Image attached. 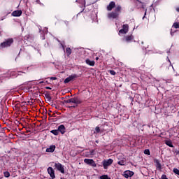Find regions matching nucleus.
I'll list each match as a JSON object with an SVG mask.
<instances>
[{
	"label": "nucleus",
	"instance_id": "obj_5",
	"mask_svg": "<svg viewBox=\"0 0 179 179\" xmlns=\"http://www.w3.org/2000/svg\"><path fill=\"white\" fill-rule=\"evenodd\" d=\"M76 78H79V76L76 74L71 75L64 80V83H69V82L73 80V79H76Z\"/></svg>",
	"mask_w": 179,
	"mask_h": 179
},
{
	"label": "nucleus",
	"instance_id": "obj_22",
	"mask_svg": "<svg viewBox=\"0 0 179 179\" xmlns=\"http://www.w3.org/2000/svg\"><path fill=\"white\" fill-rule=\"evenodd\" d=\"M3 176L6 177V178H9V177H10V173L9 171H5L3 172Z\"/></svg>",
	"mask_w": 179,
	"mask_h": 179
},
{
	"label": "nucleus",
	"instance_id": "obj_42",
	"mask_svg": "<svg viewBox=\"0 0 179 179\" xmlns=\"http://www.w3.org/2000/svg\"><path fill=\"white\" fill-rule=\"evenodd\" d=\"M30 89H31V87H29L28 89H27V90H28L29 92H30Z\"/></svg>",
	"mask_w": 179,
	"mask_h": 179
},
{
	"label": "nucleus",
	"instance_id": "obj_25",
	"mask_svg": "<svg viewBox=\"0 0 179 179\" xmlns=\"http://www.w3.org/2000/svg\"><path fill=\"white\" fill-rule=\"evenodd\" d=\"M108 72H109V73H110V75H113V76H115V75H117V73L114 70H108Z\"/></svg>",
	"mask_w": 179,
	"mask_h": 179
},
{
	"label": "nucleus",
	"instance_id": "obj_49",
	"mask_svg": "<svg viewBox=\"0 0 179 179\" xmlns=\"http://www.w3.org/2000/svg\"><path fill=\"white\" fill-rule=\"evenodd\" d=\"M62 48H65V47H64V45L62 46Z\"/></svg>",
	"mask_w": 179,
	"mask_h": 179
},
{
	"label": "nucleus",
	"instance_id": "obj_31",
	"mask_svg": "<svg viewBox=\"0 0 179 179\" xmlns=\"http://www.w3.org/2000/svg\"><path fill=\"white\" fill-rule=\"evenodd\" d=\"M18 76H24V78H26V73L20 72V73L18 74Z\"/></svg>",
	"mask_w": 179,
	"mask_h": 179
},
{
	"label": "nucleus",
	"instance_id": "obj_43",
	"mask_svg": "<svg viewBox=\"0 0 179 179\" xmlns=\"http://www.w3.org/2000/svg\"><path fill=\"white\" fill-rule=\"evenodd\" d=\"M64 23H65L66 24H68L69 22H68V21H65Z\"/></svg>",
	"mask_w": 179,
	"mask_h": 179
},
{
	"label": "nucleus",
	"instance_id": "obj_23",
	"mask_svg": "<svg viewBox=\"0 0 179 179\" xmlns=\"http://www.w3.org/2000/svg\"><path fill=\"white\" fill-rule=\"evenodd\" d=\"M101 129L99 127H95V131L94 132V134H100L101 132Z\"/></svg>",
	"mask_w": 179,
	"mask_h": 179
},
{
	"label": "nucleus",
	"instance_id": "obj_37",
	"mask_svg": "<svg viewBox=\"0 0 179 179\" xmlns=\"http://www.w3.org/2000/svg\"><path fill=\"white\" fill-rule=\"evenodd\" d=\"M5 47H6V46H5V45L0 46V50H2V48H5Z\"/></svg>",
	"mask_w": 179,
	"mask_h": 179
},
{
	"label": "nucleus",
	"instance_id": "obj_29",
	"mask_svg": "<svg viewBox=\"0 0 179 179\" xmlns=\"http://www.w3.org/2000/svg\"><path fill=\"white\" fill-rule=\"evenodd\" d=\"M64 103H73V99L72 98L67 99V100H64Z\"/></svg>",
	"mask_w": 179,
	"mask_h": 179
},
{
	"label": "nucleus",
	"instance_id": "obj_17",
	"mask_svg": "<svg viewBox=\"0 0 179 179\" xmlns=\"http://www.w3.org/2000/svg\"><path fill=\"white\" fill-rule=\"evenodd\" d=\"M124 40L127 43H129L130 41H132V40H134V36L133 35L126 36L125 38H124Z\"/></svg>",
	"mask_w": 179,
	"mask_h": 179
},
{
	"label": "nucleus",
	"instance_id": "obj_40",
	"mask_svg": "<svg viewBox=\"0 0 179 179\" xmlns=\"http://www.w3.org/2000/svg\"><path fill=\"white\" fill-rule=\"evenodd\" d=\"M52 117H56L55 113H53V114L52 115Z\"/></svg>",
	"mask_w": 179,
	"mask_h": 179
},
{
	"label": "nucleus",
	"instance_id": "obj_12",
	"mask_svg": "<svg viewBox=\"0 0 179 179\" xmlns=\"http://www.w3.org/2000/svg\"><path fill=\"white\" fill-rule=\"evenodd\" d=\"M13 44V38H8L4 42L1 43V45H10Z\"/></svg>",
	"mask_w": 179,
	"mask_h": 179
},
{
	"label": "nucleus",
	"instance_id": "obj_8",
	"mask_svg": "<svg viewBox=\"0 0 179 179\" xmlns=\"http://www.w3.org/2000/svg\"><path fill=\"white\" fill-rule=\"evenodd\" d=\"M118 16H120V14H118V13L116 12H111L108 14V17L109 19H117Z\"/></svg>",
	"mask_w": 179,
	"mask_h": 179
},
{
	"label": "nucleus",
	"instance_id": "obj_20",
	"mask_svg": "<svg viewBox=\"0 0 179 179\" xmlns=\"http://www.w3.org/2000/svg\"><path fill=\"white\" fill-rule=\"evenodd\" d=\"M66 54L67 55V57H69L72 54V50L70 48H67L66 49Z\"/></svg>",
	"mask_w": 179,
	"mask_h": 179
},
{
	"label": "nucleus",
	"instance_id": "obj_27",
	"mask_svg": "<svg viewBox=\"0 0 179 179\" xmlns=\"http://www.w3.org/2000/svg\"><path fill=\"white\" fill-rule=\"evenodd\" d=\"M121 9H122V7L121 6H117L115 8V12L117 13V12H121Z\"/></svg>",
	"mask_w": 179,
	"mask_h": 179
},
{
	"label": "nucleus",
	"instance_id": "obj_34",
	"mask_svg": "<svg viewBox=\"0 0 179 179\" xmlns=\"http://www.w3.org/2000/svg\"><path fill=\"white\" fill-rule=\"evenodd\" d=\"M46 99H48V100L50 101L51 100V96L47 95Z\"/></svg>",
	"mask_w": 179,
	"mask_h": 179
},
{
	"label": "nucleus",
	"instance_id": "obj_9",
	"mask_svg": "<svg viewBox=\"0 0 179 179\" xmlns=\"http://www.w3.org/2000/svg\"><path fill=\"white\" fill-rule=\"evenodd\" d=\"M154 163H155V167L157 170H159V171L162 170V164L160 163V160L157 159H154Z\"/></svg>",
	"mask_w": 179,
	"mask_h": 179
},
{
	"label": "nucleus",
	"instance_id": "obj_28",
	"mask_svg": "<svg viewBox=\"0 0 179 179\" xmlns=\"http://www.w3.org/2000/svg\"><path fill=\"white\" fill-rule=\"evenodd\" d=\"M173 26L175 29H179V22H175Z\"/></svg>",
	"mask_w": 179,
	"mask_h": 179
},
{
	"label": "nucleus",
	"instance_id": "obj_24",
	"mask_svg": "<svg viewBox=\"0 0 179 179\" xmlns=\"http://www.w3.org/2000/svg\"><path fill=\"white\" fill-rule=\"evenodd\" d=\"M101 179H111V178L108 177V175H103L100 176Z\"/></svg>",
	"mask_w": 179,
	"mask_h": 179
},
{
	"label": "nucleus",
	"instance_id": "obj_4",
	"mask_svg": "<svg viewBox=\"0 0 179 179\" xmlns=\"http://www.w3.org/2000/svg\"><path fill=\"white\" fill-rule=\"evenodd\" d=\"M84 163H85V164H88L89 166H92V167H97V164H96V162L93 159H85Z\"/></svg>",
	"mask_w": 179,
	"mask_h": 179
},
{
	"label": "nucleus",
	"instance_id": "obj_39",
	"mask_svg": "<svg viewBox=\"0 0 179 179\" xmlns=\"http://www.w3.org/2000/svg\"><path fill=\"white\" fill-rule=\"evenodd\" d=\"M176 12H179V7L176 8Z\"/></svg>",
	"mask_w": 179,
	"mask_h": 179
},
{
	"label": "nucleus",
	"instance_id": "obj_30",
	"mask_svg": "<svg viewBox=\"0 0 179 179\" xmlns=\"http://www.w3.org/2000/svg\"><path fill=\"white\" fill-rule=\"evenodd\" d=\"M144 154L145 155H148V156H150V151L149 150H144Z\"/></svg>",
	"mask_w": 179,
	"mask_h": 179
},
{
	"label": "nucleus",
	"instance_id": "obj_15",
	"mask_svg": "<svg viewBox=\"0 0 179 179\" xmlns=\"http://www.w3.org/2000/svg\"><path fill=\"white\" fill-rule=\"evenodd\" d=\"M22 10H15L12 13V16L14 17H19V16H22Z\"/></svg>",
	"mask_w": 179,
	"mask_h": 179
},
{
	"label": "nucleus",
	"instance_id": "obj_10",
	"mask_svg": "<svg viewBox=\"0 0 179 179\" xmlns=\"http://www.w3.org/2000/svg\"><path fill=\"white\" fill-rule=\"evenodd\" d=\"M57 131H59V133L60 132V134H62V135H64V134H65V132H66V128H65V125L62 124L58 127Z\"/></svg>",
	"mask_w": 179,
	"mask_h": 179
},
{
	"label": "nucleus",
	"instance_id": "obj_41",
	"mask_svg": "<svg viewBox=\"0 0 179 179\" xmlns=\"http://www.w3.org/2000/svg\"><path fill=\"white\" fill-rule=\"evenodd\" d=\"M95 59H96V61H99V57H96L95 58Z\"/></svg>",
	"mask_w": 179,
	"mask_h": 179
},
{
	"label": "nucleus",
	"instance_id": "obj_19",
	"mask_svg": "<svg viewBox=\"0 0 179 179\" xmlns=\"http://www.w3.org/2000/svg\"><path fill=\"white\" fill-rule=\"evenodd\" d=\"M50 133L53 134V135L55 136H58V135H59V131H58V129L51 130Z\"/></svg>",
	"mask_w": 179,
	"mask_h": 179
},
{
	"label": "nucleus",
	"instance_id": "obj_2",
	"mask_svg": "<svg viewBox=\"0 0 179 179\" xmlns=\"http://www.w3.org/2000/svg\"><path fill=\"white\" fill-rule=\"evenodd\" d=\"M129 30V26L128 24H124L122 29L119 31V36L122 34H127Z\"/></svg>",
	"mask_w": 179,
	"mask_h": 179
},
{
	"label": "nucleus",
	"instance_id": "obj_33",
	"mask_svg": "<svg viewBox=\"0 0 179 179\" xmlns=\"http://www.w3.org/2000/svg\"><path fill=\"white\" fill-rule=\"evenodd\" d=\"M79 3H82L83 5H86V1H85V0L79 1Z\"/></svg>",
	"mask_w": 179,
	"mask_h": 179
},
{
	"label": "nucleus",
	"instance_id": "obj_11",
	"mask_svg": "<svg viewBox=\"0 0 179 179\" xmlns=\"http://www.w3.org/2000/svg\"><path fill=\"white\" fill-rule=\"evenodd\" d=\"M135 173H134V171H124V178H129V177H133V176L134 175Z\"/></svg>",
	"mask_w": 179,
	"mask_h": 179
},
{
	"label": "nucleus",
	"instance_id": "obj_35",
	"mask_svg": "<svg viewBox=\"0 0 179 179\" xmlns=\"http://www.w3.org/2000/svg\"><path fill=\"white\" fill-rule=\"evenodd\" d=\"M52 107H55V108H58V106L55 103H52Z\"/></svg>",
	"mask_w": 179,
	"mask_h": 179
},
{
	"label": "nucleus",
	"instance_id": "obj_38",
	"mask_svg": "<svg viewBox=\"0 0 179 179\" xmlns=\"http://www.w3.org/2000/svg\"><path fill=\"white\" fill-rule=\"evenodd\" d=\"M46 89H48V90H51V87H46Z\"/></svg>",
	"mask_w": 179,
	"mask_h": 179
},
{
	"label": "nucleus",
	"instance_id": "obj_21",
	"mask_svg": "<svg viewBox=\"0 0 179 179\" xmlns=\"http://www.w3.org/2000/svg\"><path fill=\"white\" fill-rule=\"evenodd\" d=\"M125 163L126 162L124 159L117 162V164H119V166H125Z\"/></svg>",
	"mask_w": 179,
	"mask_h": 179
},
{
	"label": "nucleus",
	"instance_id": "obj_14",
	"mask_svg": "<svg viewBox=\"0 0 179 179\" xmlns=\"http://www.w3.org/2000/svg\"><path fill=\"white\" fill-rule=\"evenodd\" d=\"M113 8H115V2L111 1L107 6V10L109 11L113 10Z\"/></svg>",
	"mask_w": 179,
	"mask_h": 179
},
{
	"label": "nucleus",
	"instance_id": "obj_6",
	"mask_svg": "<svg viewBox=\"0 0 179 179\" xmlns=\"http://www.w3.org/2000/svg\"><path fill=\"white\" fill-rule=\"evenodd\" d=\"M73 100V103L74 104H76V106H71V107H78V106H79V104H82V100L80 99H79L78 97H73L72 98Z\"/></svg>",
	"mask_w": 179,
	"mask_h": 179
},
{
	"label": "nucleus",
	"instance_id": "obj_7",
	"mask_svg": "<svg viewBox=\"0 0 179 179\" xmlns=\"http://www.w3.org/2000/svg\"><path fill=\"white\" fill-rule=\"evenodd\" d=\"M48 173L52 179L55 178V171H54V169H52V167L50 166L48 168Z\"/></svg>",
	"mask_w": 179,
	"mask_h": 179
},
{
	"label": "nucleus",
	"instance_id": "obj_1",
	"mask_svg": "<svg viewBox=\"0 0 179 179\" xmlns=\"http://www.w3.org/2000/svg\"><path fill=\"white\" fill-rule=\"evenodd\" d=\"M52 163L55 164L54 165L55 169L62 173V174H65V168H64V165H62L59 162H52Z\"/></svg>",
	"mask_w": 179,
	"mask_h": 179
},
{
	"label": "nucleus",
	"instance_id": "obj_45",
	"mask_svg": "<svg viewBox=\"0 0 179 179\" xmlns=\"http://www.w3.org/2000/svg\"><path fill=\"white\" fill-rule=\"evenodd\" d=\"M39 83H40V84L44 83V82H43V81H41Z\"/></svg>",
	"mask_w": 179,
	"mask_h": 179
},
{
	"label": "nucleus",
	"instance_id": "obj_3",
	"mask_svg": "<svg viewBox=\"0 0 179 179\" xmlns=\"http://www.w3.org/2000/svg\"><path fill=\"white\" fill-rule=\"evenodd\" d=\"M114 160H113V159H108V160H103V169L105 170H107V168L109 166H111V164H113Z\"/></svg>",
	"mask_w": 179,
	"mask_h": 179
},
{
	"label": "nucleus",
	"instance_id": "obj_50",
	"mask_svg": "<svg viewBox=\"0 0 179 179\" xmlns=\"http://www.w3.org/2000/svg\"><path fill=\"white\" fill-rule=\"evenodd\" d=\"M178 114H179V112H178Z\"/></svg>",
	"mask_w": 179,
	"mask_h": 179
},
{
	"label": "nucleus",
	"instance_id": "obj_18",
	"mask_svg": "<svg viewBox=\"0 0 179 179\" xmlns=\"http://www.w3.org/2000/svg\"><path fill=\"white\" fill-rule=\"evenodd\" d=\"M165 143L167 145V146H169V148H174L173 142H171V141L170 140L165 141Z\"/></svg>",
	"mask_w": 179,
	"mask_h": 179
},
{
	"label": "nucleus",
	"instance_id": "obj_36",
	"mask_svg": "<svg viewBox=\"0 0 179 179\" xmlns=\"http://www.w3.org/2000/svg\"><path fill=\"white\" fill-rule=\"evenodd\" d=\"M50 79L51 80H57L56 77H51Z\"/></svg>",
	"mask_w": 179,
	"mask_h": 179
},
{
	"label": "nucleus",
	"instance_id": "obj_32",
	"mask_svg": "<svg viewBox=\"0 0 179 179\" xmlns=\"http://www.w3.org/2000/svg\"><path fill=\"white\" fill-rule=\"evenodd\" d=\"M10 76L11 77L16 76V73L15 71H11L10 73Z\"/></svg>",
	"mask_w": 179,
	"mask_h": 179
},
{
	"label": "nucleus",
	"instance_id": "obj_44",
	"mask_svg": "<svg viewBox=\"0 0 179 179\" xmlns=\"http://www.w3.org/2000/svg\"><path fill=\"white\" fill-rule=\"evenodd\" d=\"M42 40H45V37L43 36Z\"/></svg>",
	"mask_w": 179,
	"mask_h": 179
},
{
	"label": "nucleus",
	"instance_id": "obj_47",
	"mask_svg": "<svg viewBox=\"0 0 179 179\" xmlns=\"http://www.w3.org/2000/svg\"><path fill=\"white\" fill-rule=\"evenodd\" d=\"M169 62H170V64H171V62H170V59H169Z\"/></svg>",
	"mask_w": 179,
	"mask_h": 179
},
{
	"label": "nucleus",
	"instance_id": "obj_48",
	"mask_svg": "<svg viewBox=\"0 0 179 179\" xmlns=\"http://www.w3.org/2000/svg\"><path fill=\"white\" fill-rule=\"evenodd\" d=\"M96 143H99V141H96Z\"/></svg>",
	"mask_w": 179,
	"mask_h": 179
},
{
	"label": "nucleus",
	"instance_id": "obj_16",
	"mask_svg": "<svg viewBox=\"0 0 179 179\" xmlns=\"http://www.w3.org/2000/svg\"><path fill=\"white\" fill-rule=\"evenodd\" d=\"M85 64H87V65H90V66H94L96 62L94 60L91 61L89 59H86Z\"/></svg>",
	"mask_w": 179,
	"mask_h": 179
},
{
	"label": "nucleus",
	"instance_id": "obj_13",
	"mask_svg": "<svg viewBox=\"0 0 179 179\" xmlns=\"http://www.w3.org/2000/svg\"><path fill=\"white\" fill-rule=\"evenodd\" d=\"M55 145H52L50 146V148L46 149V152L48 153H53V152L55 151Z\"/></svg>",
	"mask_w": 179,
	"mask_h": 179
},
{
	"label": "nucleus",
	"instance_id": "obj_26",
	"mask_svg": "<svg viewBox=\"0 0 179 179\" xmlns=\"http://www.w3.org/2000/svg\"><path fill=\"white\" fill-rule=\"evenodd\" d=\"M173 173L176 174V176H179V170L177 168H174L173 170Z\"/></svg>",
	"mask_w": 179,
	"mask_h": 179
},
{
	"label": "nucleus",
	"instance_id": "obj_46",
	"mask_svg": "<svg viewBox=\"0 0 179 179\" xmlns=\"http://www.w3.org/2000/svg\"><path fill=\"white\" fill-rule=\"evenodd\" d=\"M171 36H173V32L172 31H171Z\"/></svg>",
	"mask_w": 179,
	"mask_h": 179
}]
</instances>
